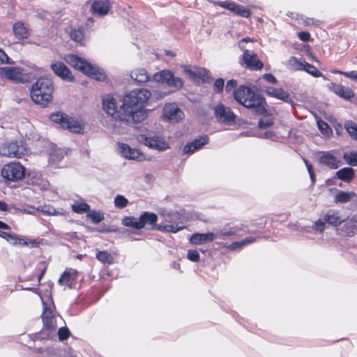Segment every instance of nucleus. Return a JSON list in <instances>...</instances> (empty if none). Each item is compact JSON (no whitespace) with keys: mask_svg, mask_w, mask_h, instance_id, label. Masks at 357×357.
I'll return each mask as SVG.
<instances>
[{"mask_svg":"<svg viewBox=\"0 0 357 357\" xmlns=\"http://www.w3.org/2000/svg\"><path fill=\"white\" fill-rule=\"evenodd\" d=\"M151 92L146 89H135L126 94L122 104L118 107L116 100L107 96L102 99V109L116 120L114 123H108L107 127L115 134L125 132L121 126L123 122L129 123L141 122L148 116V111L144 109L151 97Z\"/></svg>","mask_w":357,"mask_h":357,"instance_id":"obj_1","label":"nucleus"},{"mask_svg":"<svg viewBox=\"0 0 357 357\" xmlns=\"http://www.w3.org/2000/svg\"><path fill=\"white\" fill-rule=\"evenodd\" d=\"M234 98L238 103L253 109L257 114H262L266 111L265 99L248 87L240 86L234 91Z\"/></svg>","mask_w":357,"mask_h":357,"instance_id":"obj_2","label":"nucleus"},{"mask_svg":"<svg viewBox=\"0 0 357 357\" xmlns=\"http://www.w3.org/2000/svg\"><path fill=\"white\" fill-rule=\"evenodd\" d=\"M54 86L47 77H40L32 84L30 94L31 100L43 107L48 105L52 100Z\"/></svg>","mask_w":357,"mask_h":357,"instance_id":"obj_3","label":"nucleus"},{"mask_svg":"<svg viewBox=\"0 0 357 357\" xmlns=\"http://www.w3.org/2000/svg\"><path fill=\"white\" fill-rule=\"evenodd\" d=\"M63 60L75 69L95 79L103 81L106 79V75L102 69L98 68L97 66L92 65L84 59L76 54H66L63 57Z\"/></svg>","mask_w":357,"mask_h":357,"instance_id":"obj_4","label":"nucleus"},{"mask_svg":"<svg viewBox=\"0 0 357 357\" xmlns=\"http://www.w3.org/2000/svg\"><path fill=\"white\" fill-rule=\"evenodd\" d=\"M162 221L157 225V229L162 231L177 233L185 228L181 215L177 212L162 210L160 212Z\"/></svg>","mask_w":357,"mask_h":357,"instance_id":"obj_5","label":"nucleus"},{"mask_svg":"<svg viewBox=\"0 0 357 357\" xmlns=\"http://www.w3.org/2000/svg\"><path fill=\"white\" fill-rule=\"evenodd\" d=\"M248 42L254 43L255 42V40L250 37H246L238 43V47L243 51V54L241 56V61L246 68L252 70H261L264 67V64L259 59L256 53L246 49L245 43Z\"/></svg>","mask_w":357,"mask_h":357,"instance_id":"obj_6","label":"nucleus"},{"mask_svg":"<svg viewBox=\"0 0 357 357\" xmlns=\"http://www.w3.org/2000/svg\"><path fill=\"white\" fill-rule=\"evenodd\" d=\"M50 119L63 128L68 129L73 132L82 133L84 132V123L81 121L70 117L63 112L52 114Z\"/></svg>","mask_w":357,"mask_h":357,"instance_id":"obj_7","label":"nucleus"},{"mask_svg":"<svg viewBox=\"0 0 357 357\" xmlns=\"http://www.w3.org/2000/svg\"><path fill=\"white\" fill-rule=\"evenodd\" d=\"M0 77L13 82L26 83L31 80V75L20 66L0 68Z\"/></svg>","mask_w":357,"mask_h":357,"instance_id":"obj_8","label":"nucleus"},{"mask_svg":"<svg viewBox=\"0 0 357 357\" xmlns=\"http://www.w3.org/2000/svg\"><path fill=\"white\" fill-rule=\"evenodd\" d=\"M153 80L159 84H165L176 90L183 86V81L181 77L174 76L169 70H162L155 73L152 77Z\"/></svg>","mask_w":357,"mask_h":357,"instance_id":"obj_9","label":"nucleus"},{"mask_svg":"<svg viewBox=\"0 0 357 357\" xmlns=\"http://www.w3.org/2000/svg\"><path fill=\"white\" fill-rule=\"evenodd\" d=\"M27 151L22 142H6L0 144L1 156L20 158L26 155Z\"/></svg>","mask_w":357,"mask_h":357,"instance_id":"obj_10","label":"nucleus"},{"mask_svg":"<svg viewBox=\"0 0 357 357\" xmlns=\"http://www.w3.org/2000/svg\"><path fill=\"white\" fill-rule=\"evenodd\" d=\"M3 178L10 181H18L25 176V168L19 162H10L1 169Z\"/></svg>","mask_w":357,"mask_h":357,"instance_id":"obj_11","label":"nucleus"},{"mask_svg":"<svg viewBox=\"0 0 357 357\" xmlns=\"http://www.w3.org/2000/svg\"><path fill=\"white\" fill-rule=\"evenodd\" d=\"M54 305L52 302L49 303L43 301V312L42 319L43 327L48 331H54L57 328V316L54 313Z\"/></svg>","mask_w":357,"mask_h":357,"instance_id":"obj_12","label":"nucleus"},{"mask_svg":"<svg viewBox=\"0 0 357 357\" xmlns=\"http://www.w3.org/2000/svg\"><path fill=\"white\" fill-rule=\"evenodd\" d=\"M162 120L170 123H178L185 118L183 112L175 103H167L162 109Z\"/></svg>","mask_w":357,"mask_h":357,"instance_id":"obj_13","label":"nucleus"},{"mask_svg":"<svg viewBox=\"0 0 357 357\" xmlns=\"http://www.w3.org/2000/svg\"><path fill=\"white\" fill-rule=\"evenodd\" d=\"M116 150L119 154L127 160L144 161L146 159L144 154L139 149L132 148L125 143H118Z\"/></svg>","mask_w":357,"mask_h":357,"instance_id":"obj_14","label":"nucleus"},{"mask_svg":"<svg viewBox=\"0 0 357 357\" xmlns=\"http://www.w3.org/2000/svg\"><path fill=\"white\" fill-rule=\"evenodd\" d=\"M214 114L217 121L222 124L231 125L235 122L236 116L234 112L222 103L215 106Z\"/></svg>","mask_w":357,"mask_h":357,"instance_id":"obj_15","label":"nucleus"},{"mask_svg":"<svg viewBox=\"0 0 357 357\" xmlns=\"http://www.w3.org/2000/svg\"><path fill=\"white\" fill-rule=\"evenodd\" d=\"M138 141L149 148L154 149L160 151L167 150L169 148V144L165 140V139L158 135L146 137L142 135L138 137Z\"/></svg>","mask_w":357,"mask_h":357,"instance_id":"obj_16","label":"nucleus"},{"mask_svg":"<svg viewBox=\"0 0 357 357\" xmlns=\"http://www.w3.org/2000/svg\"><path fill=\"white\" fill-rule=\"evenodd\" d=\"M86 5H90V10L94 15H107L111 8L109 0H90Z\"/></svg>","mask_w":357,"mask_h":357,"instance_id":"obj_17","label":"nucleus"},{"mask_svg":"<svg viewBox=\"0 0 357 357\" xmlns=\"http://www.w3.org/2000/svg\"><path fill=\"white\" fill-rule=\"evenodd\" d=\"M51 68L56 75L61 79L73 82L75 77L70 70L61 61H56L51 63Z\"/></svg>","mask_w":357,"mask_h":357,"instance_id":"obj_18","label":"nucleus"},{"mask_svg":"<svg viewBox=\"0 0 357 357\" xmlns=\"http://www.w3.org/2000/svg\"><path fill=\"white\" fill-rule=\"evenodd\" d=\"M215 3L243 17H249L251 14L250 10L247 8L232 1H217Z\"/></svg>","mask_w":357,"mask_h":357,"instance_id":"obj_19","label":"nucleus"},{"mask_svg":"<svg viewBox=\"0 0 357 357\" xmlns=\"http://www.w3.org/2000/svg\"><path fill=\"white\" fill-rule=\"evenodd\" d=\"M217 238L218 235L213 232L205 234L195 233L190 237L189 241L192 245H201L213 242Z\"/></svg>","mask_w":357,"mask_h":357,"instance_id":"obj_20","label":"nucleus"},{"mask_svg":"<svg viewBox=\"0 0 357 357\" xmlns=\"http://www.w3.org/2000/svg\"><path fill=\"white\" fill-rule=\"evenodd\" d=\"M264 91L267 96L284 101L286 102H289L291 100L288 91L283 89L282 88H273L272 86H267L265 88Z\"/></svg>","mask_w":357,"mask_h":357,"instance_id":"obj_21","label":"nucleus"},{"mask_svg":"<svg viewBox=\"0 0 357 357\" xmlns=\"http://www.w3.org/2000/svg\"><path fill=\"white\" fill-rule=\"evenodd\" d=\"M323 215L327 224L333 227H337L344 222L343 215L338 210H328Z\"/></svg>","mask_w":357,"mask_h":357,"instance_id":"obj_22","label":"nucleus"},{"mask_svg":"<svg viewBox=\"0 0 357 357\" xmlns=\"http://www.w3.org/2000/svg\"><path fill=\"white\" fill-rule=\"evenodd\" d=\"M331 190H333L335 192L334 195L333 202L337 204L348 203L356 197V193L352 191L346 192L336 188L331 189Z\"/></svg>","mask_w":357,"mask_h":357,"instance_id":"obj_23","label":"nucleus"},{"mask_svg":"<svg viewBox=\"0 0 357 357\" xmlns=\"http://www.w3.org/2000/svg\"><path fill=\"white\" fill-rule=\"evenodd\" d=\"M13 32L17 40L28 39L30 36V30L23 22L18 21L13 25Z\"/></svg>","mask_w":357,"mask_h":357,"instance_id":"obj_24","label":"nucleus"},{"mask_svg":"<svg viewBox=\"0 0 357 357\" xmlns=\"http://www.w3.org/2000/svg\"><path fill=\"white\" fill-rule=\"evenodd\" d=\"M208 142V138L206 136L200 137L199 138L195 139L192 142L186 144L183 147V153L184 154L192 153L194 151L199 149L201 147L206 144Z\"/></svg>","mask_w":357,"mask_h":357,"instance_id":"obj_25","label":"nucleus"},{"mask_svg":"<svg viewBox=\"0 0 357 357\" xmlns=\"http://www.w3.org/2000/svg\"><path fill=\"white\" fill-rule=\"evenodd\" d=\"M329 89L335 94L346 100H349L354 96L352 90L349 87H345L340 84L331 83L329 85Z\"/></svg>","mask_w":357,"mask_h":357,"instance_id":"obj_26","label":"nucleus"},{"mask_svg":"<svg viewBox=\"0 0 357 357\" xmlns=\"http://www.w3.org/2000/svg\"><path fill=\"white\" fill-rule=\"evenodd\" d=\"M319 162L326 165L331 169H337L340 165V162L331 152H324L319 158Z\"/></svg>","mask_w":357,"mask_h":357,"instance_id":"obj_27","label":"nucleus"},{"mask_svg":"<svg viewBox=\"0 0 357 357\" xmlns=\"http://www.w3.org/2000/svg\"><path fill=\"white\" fill-rule=\"evenodd\" d=\"M130 77L139 83H144L150 79L148 72L144 68H135L130 71Z\"/></svg>","mask_w":357,"mask_h":357,"instance_id":"obj_28","label":"nucleus"},{"mask_svg":"<svg viewBox=\"0 0 357 357\" xmlns=\"http://www.w3.org/2000/svg\"><path fill=\"white\" fill-rule=\"evenodd\" d=\"M77 272L75 270H66L63 272L62 275L59 280V284L60 285H66L71 287L73 281L77 279Z\"/></svg>","mask_w":357,"mask_h":357,"instance_id":"obj_29","label":"nucleus"},{"mask_svg":"<svg viewBox=\"0 0 357 357\" xmlns=\"http://www.w3.org/2000/svg\"><path fill=\"white\" fill-rule=\"evenodd\" d=\"M255 241L256 238L255 237H248L243 241L234 242L228 245H223L222 248H225L230 251L241 250L244 246L254 243Z\"/></svg>","mask_w":357,"mask_h":357,"instance_id":"obj_30","label":"nucleus"},{"mask_svg":"<svg viewBox=\"0 0 357 357\" xmlns=\"http://www.w3.org/2000/svg\"><path fill=\"white\" fill-rule=\"evenodd\" d=\"M337 177L345 182H349L354 177V170L351 167H344L336 172Z\"/></svg>","mask_w":357,"mask_h":357,"instance_id":"obj_31","label":"nucleus"},{"mask_svg":"<svg viewBox=\"0 0 357 357\" xmlns=\"http://www.w3.org/2000/svg\"><path fill=\"white\" fill-rule=\"evenodd\" d=\"M122 224L126 227H131L137 229L142 228L139 218L125 217L122 220Z\"/></svg>","mask_w":357,"mask_h":357,"instance_id":"obj_32","label":"nucleus"},{"mask_svg":"<svg viewBox=\"0 0 357 357\" xmlns=\"http://www.w3.org/2000/svg\"><path fill=\"white\" fill-rule=\"evenodd\" d=\"M142 228L146 225H152L156 222L158 217L153 213L144 212L139 216Z\"/></svg>","mask_w":357,"mask_h":357,"instance_id":"obj_33","label":"nucleus"},{"mask_svg":"<svg viewBox=\"0 0 357 357\" xmlns=\"http://www.w3.org/2000/svg\"><path fill=\"white\" fill-rule=\"evenodd\" d=\"M208 78V73L205 68L196 67L193 81H206Z\"/></svg>","mask_w":357,"mask_h":357,"instance_id":"obj_34","label":"nucleus"},{"mask_svg":"<svg viewBox=\"0 0 357 357\" xmlns=\"http://www.w3.org/2000/svg\"><path fill=\"white\" fill-rule=\"evenodd\" d=\"M306 61L302 59H298L296 57H291L289 60V65L294 70H303L304 63Z\"/></svg>","mask_w":357,"mask_h":357,"instance_id":"obj_35","label":"nucleus"},{"mask_svg":"<svg viewBox=\"0 0 357 357\" xmlns=\"http://www.w3.org/2000/svg\"><path fill=\"white\" fill-rule=\"evenodd\" d=\"M97 259L103 264H111L114 261L113 257L105 251H100L96 254Z\"/></svg>","mask_w":357,"mask_h":357,"instance_id":"obj_36","label":"nucleus"},{"mask_svg":"<svg viewBox=\"0 0 357 357\" xmlns=\"http://www.w3.org/2000/svg\"><path fill=\"white\" fill-rule=\"evenodd\" d=\"M341 231L345 235L352 236L355 232V224L352 220H347L343 225Z\"/></svg>","mask_w":357,"mask_h":357,"instance_id":"obj_37","label":"nucleus"},{"mask_svg":"<svg viewBox=\"0 0 357 357\" xmlns=\"http://www.w3.org/2000/svg\"><path fill=\"white\" fill-rule=\"evenodd\" d=\"M303 70L306 71L314 77H324L321 72H320L316 67L307 62L304 63Z\"/></svg>","mask_w":357,"mask_h":357,"instance_id":"obj_38","label":"nucleus"},{"mask_svg":"<svg viewBox=\"0 0 357 357\" xmlns=\"http://www.w3.org/2000/svg\"><path fill=\"white\" fill-rule=\"evenodd\" d=\"M72 209L75 213H82L89 211L90 206L85 202H75L72 206Z\"/></svg>","mask_w":357,"mask_h":357,"instance_id":"obj_39","label":"nucleus"},{"mask_svg":"<svg viewBox=\"0 0 357 357\" xmlns=\"http://www.w3.org/2000/svg\"><path fill=\"white\" fill-rule=\"evenodd\" d=\"M345 129L354 139L357 140V124L348 121L344 124Z\"/></svg>","mask_w":357,"mask_h":357,"instance_id":"obj_40","label":"nucleus"},{"mask_svg":"<svg viewBox=\"0 0 357 357\" xmlns=\"http://www.w3.org/2000/svg\"><path fill=\"white\" fill-rule=\"evenodd\" d=\"M346 162L351 166H357V153L354 151L347 152L343 155Z\"/></svg>","mask_w":357,"mask_h":357,"instance_id":"obj_41","label":"nucleus"},{"mask_svg":"<svg viewBox=\"0 0 357 357\" xmlns=\"http://www.w3.org/2000/svg\"><path fill=\"white\" fill-rule=\"evenodd\" d=\"M70 36L72 40H73L74 41H75L77 43H79L81 44H82V41L84 40V32L80 29H73L70 32Z\"/></svg>","mask_w":357,"mask_h":357,"instance_id":"obj_42","label":"nucleus"},{"mask_svg":"<svg viewBox=\"0 0 357 357\" xmlns=\"http://www.w3.org/2000/svg\"><path fill=\"white\" fill-rule=\"evenodd\" d=\"M326 221L324 220V216L323 215L321 218L314 222L312 229L317 232L322 233L326 228Z\"/></svg>","mask_w":357,"mask_h":357,"instance_id":"obj_43","label":"nucleus"},{"mask_svg":"<svg viewBox=\"0 0 357 357\" xmlns=\"http://www.w3.org/2000/svg\"><path fill=\"white\" fill-rule=\"evenodd\" d=\"M114 203L116 208L122 209L128 206L129 202L124 196L118 195L114 197Z\"/></svg>","mask_w":357,"mask_h":357,"instance_id":"obj_44","label":"nucleus"},{"mask_svg":"<svg viewBox=\"0 0 357 357\" xmlns=\"http://www.w3.org/2000/svg\"><path fill=\"white\" fill-rule=\"evenodd\" d=\"M87 216L90 219H91V220L94 223H99L100 222H101L104 219L103 214L101 213L99 211H89V213H88Z\"/></svg>","mask_w":357,"mask_h":357,"instance_id":"obj_45","label":"nucleus"},{"mask_svg":"<svg viewBox=\"0 0 357 357\" xmlns=\"http://www.w3.org/2000/svg\"><path fill=\"white\" fill-rule=\"evenodd\" d=\"M237 230H238L237 227H235L234 228H231L228 231H224L221 230L219 232H218V234H216L218 235V238H219L220 239H225L227 237H229V236L235 235Z\"/></svg>","mask_w":357,"mask_h":357,"instance_id":"obj_46","label":"nucleus"},{"mask_svg":"<svg viewBox=\"0 0 357 357\" xmlns=\"http://www.w3.org/2000/svg\"><path fill=\"white\" fill-rule=\"evenodd\" d=\"M36 243L35 240L29 239L26 237L23 236H17V245H20L23 246H29L31 245L33 246V245Z\"/></svg>","mask_w":357,"mask_h":357,"instance_id":"obj_47","label":"nucleus"},{"mask_svg":"<svg viewBox=\"0 0 357 357\" xmlns=\"http://www.w3.org/2000/svg\"><path fill=\"white\" fill-rule=\"evenodd\" d=\"M317 126L319 130L322 132V133L326 135H328L330 133L332 132V130L330 128L329 126L323 121H318Z\"/></svg>","mask_w":357,"mask_h":357,"instance_id":"obj_48","label":"nucleus"},{"mask_svg":"<svg viewBox=\"0 0 357 357\" xmlns=\"http://www.w3.org/2000/svg\"><path fill=\"white\" fill-rule=\"evenodd\" d=\"M181 68L183 70L184 74L190 79L192 80L193 76L195 75V70L196 66H182Z\"/></svg>","mask_w":357,"mask_h":357,"instance_id":"obj_49","label":"nucleus"},{"mask_svg":"<svg viewBox=\"0 0 357 357\" xmlns=\"http://www.w3.org/2000/svg\"><path fill=\"white\" fill-rule=\"evenodd\" d=\"M187 257L192 261H198L199 260V254L197 250H189L188 251Z\"/></svg>","mask_w":357,"mask_h":357,"instance_id":"obj_50","label":"nucleus"},{"mask_svg":"<svg viewBox=\"0 0 357 357\" xmlns=\"http://www.w3.org/2000/svg\"><path fill=\"white\" fill-rule=\"evenodd\" d=\"M58 335L60 340H66L70 335V331L67 328H60L58 331Z\"/></svg>","mask_w":357,"mask_h":357,"instance_id":"obj_51","label":"nucleus"},{"mask_svg":"<svg viewBox=\"0 0 357 357\" xmlns=\"http://www.w3.org/2000/svg\"><path fill=\"white\" fill-rule=\"evenodd\" d=\"M273 123V119L270 118L261 119L259 122V126L261 128H266Z\"/></svg>","mask_w":357,"mask_h":357,"instance_id":"obj_52","label":"nucleus"},{"mask_svg":"<svg viewBox=\"0 0 357 357\" xmlns=\"http://www.w3.org/2000/svg\"><path fill=\"white\" fill-rule=\"evenodd\" d=\"M305 164L306 165V167L307 169V171L310 174V178L312 183H314L315 181V174L313 172V167L312 165L309 163V162L306 160H304Z\"/></svg>","mask_w":357,"mask_h":357,"instance_id":"obj_53","label":"nucleus"},{"mask_svg":"<svg viewBox=\"0 0 357 357\" xmlns=\"http://www.w3.org/2000/svg\"><path fill=\"white\" fill-rule=\"evenodd\" d=\"M225 85V81L223 79H218L214 83V90L217 91H222Z\"/></svg>","mask_w":357,"mask_h":357,"instance_id":"obj_54","label":"nucleus"},{"mask_svg":"<svg viewBox=\"0 0 357 357\" xmlns=\"http://www.w3.org/2000/svg\"><path fill=\"white\" fill-rule=\"evenodd\" d=\"M41 211L43 213H46L48 215H58L59 214V213L56 212L55 208H54L53 207H50V206H43L41 208Z\"/></svg>","mask_w":357,"mask_h":357,"instance_id":"obj_55","label":"nucleus"},{"mask_svg":"<svg viewBox=\"0 0 357 357\" xmlns=\"http://www.w3.org/2000/svg\"><path fill=\"white\" fill-rule=\"evenodd\" d=\"M29 127V132H26L25 135L26 137H28L29 139H31L33 140H36V139H38L39 136L33 130V127L31 126V125H29L28 126Z\"/></svg>","mask_w":357,"mask_h":357,"instance_id":"obj_56","label":"nucleus"},{"mask_svg":"<svg viewBox=\"0 0 357 357\" xmlns=\"http://www.w3.org/2000/svg\"><path fill=\"white\" fill-rule=\"evenodd\" d=\"M10 59L4 51L0 49V64L10 63Z\"/></svg>","mask_w":357,"mask_h":357,"instance_id":"obj_57","label":"nucleus"},{"mask_svg":"<svg viewBox=\"0 0 357 357\" xmlns=\"http://www.w3.org/2000/svg\"><path fill=\"white\" fill-rule=\"evenodd\" d=\"M237 85V82L235 79H230L227 82L225 90L227 92L231 91Z\"/></svg>","mask_w":357,"mask_h":357,"instance_id":"obj_58","label":"nucleus"},{"mask_svg":"<svg viewBox=\"0 0 357 357\" xmlns=\"http://www.w3.org/2000/svg\"><path fill=\"white\" fill-rule=\"evenodd\" d=\"M263 78L265 79L267 82L275 84L277 82L276 78L272 75L269 73L264 74L263 75Z\"/></svg>","mask_w":357,"mask_h":357,"instance_id":"obj_59","label":"nucleus"},{"mask_svg":"<svg viewBox=\"0 0 357 357\" xmlns=\"http://www.w3.org/2000/svg\"><path fill=\"white\" fill-rule=\"evenodd\" d=\"M343 75L353 80L357 81V71H350L343 73Z\"/></svg>","mask_w":357,"mask_h":357,"instance_id":"obj_60","label":"nucleus"},{"mask_svg":"<svg viewBox=\"0 0 357 357\" xmlns=\"http://www.w3.org/2000/svg\"><path fill=\"white\" fill-rule=\"evenodd\" d=\"M299 38L303 41H308L310 38V35L308 32H301L298 33Z\"/></svg>","mask_w":357,"mask_h":357,"instance_id":"obj_61","label":"nucleus"},{"mask_svg":"<svg viewBox=\"0 0 357 357\" xmlns=\"http://www.w3.org/2000/svg\"><path fill=\"white\" fill-rule=\"evenodd\" d=\"M301 20H302L303 22L307 26L315 24L316 22H317V21H315L313 18H309V17H306L305 19L301 18Z\"/></svg>","mask_w":357,"mask_h":357,"instance_id":"obj_62","label":"nucleus"},{"mask_svg":"<svg viewBox=\"0 0 357 357\" xmlns=\"http://www.w3.org/2000/svg\"><path fill=\"white\" fill-rule=\"evenodd\" d=\"M17 236L10 234L7 241L13 245H17Z\"/></svg>","mask_w":357,"mask_h":357,"instance_id":"obj_63","label":"nucleus"},{"mask_svg":"<svg viewBox=\"0 0 357 357\" xmlns=\"http://www.w3.org/2000/svg\"><path fill=\"white\" fill-rule=\"evenodd\" d=\"M7 209H8L7 204L3 202L0 201V211H7Z\"/></svg>","mask_w":357,"mask_h":357,"instance_id":"obj_64","label":"nucleus"}]
</instances>
